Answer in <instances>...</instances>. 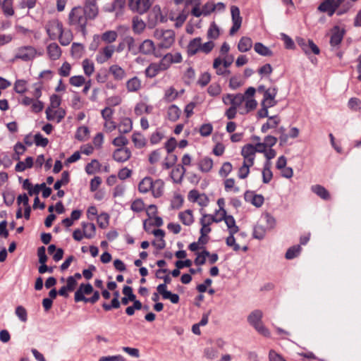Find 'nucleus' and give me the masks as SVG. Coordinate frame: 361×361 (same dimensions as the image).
I'll list each match as a JSON object with an SVG mask.
<instances>
[{"instance_id":"obj_6","label":"nucleus","mask_w":361,"mask_h":361,"mask_svg":"<svg viewBox=\"0 0 361 361\" xmlns=\"http://www.w3.org/2000/svg\"><path fill=\"white\" fill-rule=\"evenodd\" d=\"M262 319V312L260 310L253 311L247 317L249 324L253 326L259 334L265 337H269L270 332L263 324Z\"/></svg>"},{"instance_id":"obj_38","label":"nucleus","mask_w":361,"mask_h":361,"mask_svg":"<svg viewBox=\"0 0 361 361\" xmlns=\"http://www.w3.org/2000/svg\"><path fill=\"white\" fill-rule=\"evenodd\" d=\"M123 293L125 295L121 299V303L126 305L130 301L133 302L136 299L135 295L133 292V289L130 286H126L123 288Z\"/></svg>"},{"instance_id":"obj_9","label":"nucleus","mask_w":361,"mask_h":361,"mask_svg":"<svg viewBox=\"0 0 361 361\" xmlns=\"http://www.w3.org/2000/svg\"><path fill=\"white\" fill-rule=\"evenodd\" d=\"M63 30L62 23L57 19L49 21L46 25L47 32L51 39H57L59 35L62 33Z\"/></svg>"},{"instance_id":"obj_40","label":"nucleus","mask_w":361,"mask_h":361,"mask_svg":"<svg viewBox=\"0 0 361 361\" xmlns=\"http://www.w3.org/2000/svg\"><path fill=\"white\" fill-rule=\"evenodd\" d=\"M213 165V160L211 158L204 157L200 161L198 168L202 173H208L212 169Z\"/></svg>"},{"instance_id":"obj_25","label":"nucleus","mask_w":361,"mask_h":361,"mask_svg":"<svg viewBox=\"0 0 361 361\" xmlns=\"http://www.w3.org/2000/svg\"><path fill=\"white\" fill-rule=\"evenodd\" d=\"M126 87L128 92H136L142 88L141 80L134 76L126 81Z\"/></svg>"},{"instance_id":"obj_61","label":"nucleus","mask_w":361,"mask_h":361,"mask_svg":"<svg viewBox=\"0 0 361 361\" xmlns=\"http://www.w3.org/2000/svg\"><path fill=\"white\" fill-rule=\"evenodd\" d=\"M301 251V247L300 245H295L291 247H290L286 253V258L288 259H292L295 257H296Z\"/></svg>"},{"instance_id":"obj_56","label":"nucleus","mask_w":361,"mask_h":361,"mask_svg":"<svg viewBox=\"0 0 361 361\" xmlns=\"http://www.w3.org/2000/svg\"><path fill=\"white\" fill-rule=\"evenodd\" d=\"M124 134H120L118 136L115 137L112 140V144L118 148H126V146L128 144V140L123 135Z\"/></svg>"},{"instance_id":"obj_20","label":"nucleus","mask_w":361,"mask_h":361,"mask_svg":"<svg viewBox=\"0 0 361 361\" xmlns=\"http://www.w3.org/2000/svg\"><path fill=\"white\" fill-rule=\"evenodd\" d=\"M166 288L167 286L165 284H159L157 290L164 299L169 300L172 303L177 304L179 302L178 295L172 293L171 291L167 290Z\"/></svg>"},{"instance_id":"obj_52","label":"nucleus","mask_w":361,"mask_h":361,"mask_svg":"<svg viewBox=\"0 0 361 361\" xmlns=\"http://www.w3.org/2000/svg\"><path fill=\"white\" fill-rule=\"evenodd\" d=\"M100 164L98 160L92 159L90 163H88L85 166V172L89 175H92L100 169Z\"/></svg>"},{"instance_id":"obj_44","label":"nucleus","mask_w":361,"mask_h":361,"mask_svg":"<svg viewBox=\"0 0 361 361\" xmlns=\"http://www.w3.org/2000/svg\"><path fill=\"white\" fill-rule=\"evenodd\" d=\"M271 161H266L264 163L262 170V180L264 183H269L272 179L273 174L271 171Z\"/></svg>"},{"instance_id":"obj_33","label":"nucleus","mask_w":361,"mask_h":361,"mask_svg":"<svg viewBox=\"0 0 361 361\" xmlns=\"http://www.w3.org/2000/svg\"><path fill=\"white\" fill-rule=\"evenodd\" d=\"M311 190L322 200H329L331 198L329 191L321 185H312L311 187Z\"/></svg>"},{"instance_id":"obj_48","label":"nucleus","mask_w":361,"mask_h":361,"mask_svg":"<svg viewBox=\"0 0 361 361\" xmlns=\"http://www.w3.org/2000/svg\"><path fill=\"white\" fill-rule=\"evenodd\" d=\"M118 37V33L115 30H108L102 33L101 39L103 42L111 44L114 42Z\"/></svg>"},{"instance_id":"obj_37","label":"nucleus","mask_w":361,"mask_h":361,"mask_svg":"<svg viewBox=\"0 0 361 361\" xmlns=\"http://www.w3.org/2000/svg\"><path fill=\"white\" fill-rule=\"evenodd\" d=\"M152 185V178L147 176L142 178L138 184V190L141 193H147L151 191Z\"/></svg>"},{"instance_id":"obj_18","label":"nucleus","mask_w":361,"mask_h":361,"mask_svg":"<svg viewBox=\"0 0 361 361\" xmlns=\"http://www.w3.org/2000/svg\"><path fill=\"white\" fill-rule=\"evenodd\" d=\"M45 113L47 120L57 123H60L66 116V111L63 109L47 108Z\"/></svg>"},{"instance_id":"obj_12","label":"nucleus","mask_w":361,"mask_h":361,"mask_svg":"<svg viewBox=\"0 0 361 361\" xmlns=\"http://www.w3.org/2000/svg\"><path fill=\"white\" fill-rule=\"evenodd\" d=\"M231 13L233 22V26L230 29L229 33L233 35L240 28L242 24V17L240 16V9L236 6L231 7Z\"/></svg>"},{"instance_id":"obj_59","label":"nucleus","mask_w":361,"mask_h":361,"mask_svg":"<svg viewBox=\"0 0 361 361\" xmlns=\"http://www.w3.org/2000/svg\"><path fill=\"white\" fill-rule=\"evenodd\" d=\"M69 182V173L66 171H63L61 174V178L58 180L54 185L55 190H59L62 185H66Z\"/></svg>"},{"instance_id":"obj_27","label":"nucleus","mask_w":361,"mask_h":361,"mask_svg":"<svg viewBox=\"0 0 361 361\" xmlns=\"http://www.w3.org/2000/svg\"><path fill=\"white\" fill-rule=\"evenodd\" d=\"M133 129V121L128 117L122 118L118 124V130L120 134H127Z\"/></svg>"},{"instance_id":"obj_26","label":"nucleus","mask_w":361,"mask_h":361,"mask_svg":"<svg viewBox=\"0 0 361 361\" xmlns=\"http://www.w3.org/2000/svg\"><path fill=\"white\" fill-rule=\"evenodd\" d=\"M109 73L112 75L114 80L121 81L126 78V71L120 66L114 64L109 67Z\"/></svg>"},{"instance_id":"obj_15","label":"nucleus","mask_w":361,"mask_h":361,"mask_svg":"<svg viewBox=\"0 0 361 361\" xmlns=\"http://www.w3.org/2000/svg\"><path fill=\"white\" fill-rule=\"evenodd\" d=\"M116 51L113 45H108L101 49L96 55V61L98 63H104L111 59Z\"/></svg>"},{"instance_id":"obj_28","label":"nucleus","mask_w":361,"mask_h":361,"mask_svg":"<svg viewBox=\"0 0 361 361\" xmlns=\"http://www.w3.org/2000/svg\"><path fill=\"white\" fill-rule=\"evenodd\" d=\"M132 142L135 147L141 149L147 145V139L145 135L140 132H134L131 136Z\"/></svg>"},{"instance_id":"obj_29","label":"nucleus","mask_w":361,"mask_h":361,"mask_svg":"<svg viewBox=\"0 0 361 361\" xmlns=\"http://www.w3.org/2000/svg\"><path fill=\"white\" fill-rule=\"evenodd\" d=\"M344 35L343 30L339 27L335 26L332 30V35L330 39V44L332 47L338 46L342 41Z\"/></svg>"},{"instance_id":"obj_11","label":"nucleus","mask_w":361,"mask_h":361,"mask_svg":"<svg viewBox=\"0 0 361 361\" xmlns=\"http://www.w3.org/2000/svg\"><path fill=\"white\" fill-rule=\"evenodd\" d=\"M297 43L307 55L311 53L319 54L320 52L319 47L311 39L305 40L303 38H298Z\"/></svg>"},{"instance_id":"obj_53","label":"nucleus","mask_w":361,"mask_h":361,"mask_svg":"<svg viewBox=\"0 0 361 361\" xmlns=\"http://www.w3.org/2000/svg\"><path fill=\"white\" fill-rule=\"evenodd\" d=\"M152 106L149 105H147L145 103H139L137 104L135 109V114L137 116L142 115L143 113L150 114L152 111Z\"/></svg>"},{"instance_id":"obj_21","label":"nucleus","mask_w":361,"mask_h":361,"mask_svg":"<svg viewBox=\"0 0 361 361\" xmlns=\"http://www.w3.org/2000/svg\"><path fill=\"white\" fill-rule=\"evenodd\" d=\"M131 151L129 148H117L113 152V159L119 163L127 161L131 157Z\"/></svg>"},{"instance_id":"obj_50","label":"nucleus","mask_w":361,"mask_h":361,"mask_svg":"<svg viewBox=\"0 0 361 361\" xmlns=\"http://www.w3.org/2000/svg\"><path fill=\"white\" fill-rule=\"evenodd\" d=\"M61 45H68L73 39V35L70 30H62V33L59 35L58 38Z\"/></svg>"},{"instance_id":"obj_17","label":"nucleus","mask_w":361,"mask_h":361,"mask_svg":"<svg viewBox=\"0 0 361 361\" xmlns=\"http://www.w3.org/2000/svg\"><path fill=\"white\" fill-rule=\"evenodd\" d=\"M93 292V287L90 283H81L75 293L74 299L75 302H80L86 300L85 295H90Z\"/></svg>"},{"instance_id":"obj_39","label":"nucleus","mask_w":361,"mask_h":361,"mask_svg":"<svg viewBox=\"0 0 361 361\" xmlns=\"http://www.w3.org/2000/svg\"><path fill=\"white\" fill-rule=\"evenodd\" d=\"M185 173V169L183 166H177L172 169L171 177L174 183H180L183 180Z\"/></svg>"},{"instance_id":"obj_35","label":"nucleus","mask_w":361,"mask_h":361,"mask_svg":"<svg viewBox=\"0 0 361 361\" xmlns=\"http://www.w3.org/2000/svg\"><path fill=\"white\" fill-rule=\"evenodd\" d=\"M85 238L91 239L96 234V226L92 223L82 222L81 224Z\"/></svg>"},{"instance_id":"obj_14","label":"nucleus","mask_w":361,"mask_h":361,"mask_svg":"<svg viewBox=\"0 0 361 361\" xmlns=\"http://www.w3.org/2000/svg\"><path fill=\"white\" fill-rule=\"evenodd\" d=\"M240 154L243 158V163L254 165L256 153L252 144L245 145L241 149Z\"/></svg>"},{"instance_id":"obj_46","label":"nucleus","mask_w":361,"mask_h":361,"mask_svg":"<svg viewBox=\"0 0 361 361\" xmlns=\"http://www.w3.org/2000/svg\"><path fill=\"white\" fill-rule=\"evenodd\" d=\"M255 51L259 55L263 56H270L272 55V51L270 49L261 42H257L254 45Z\"/></svg>"},{"instance_id":"obj_19","label":"nucleus","mask_w":361,"mask_h":361,"mask_svg":"<svg viewBox=\"0 0 361 361\" xmlns=\"http://www.w3.org/2000/svg\"><path fill=\"white\" fill-rule=\"evenodd\" d=\"M244 97L245 93L236 94H227L223 97L222 99L223 102L225 104H227V99H229V102L231 104V106L238 109V111H240V108L242 106L241 104L243 103Z\"/></svg>"},{"instance_id":"obj_49","label":"nucleus","mask_w":361,"mask_h":361,"mask_svg":"<svg viewBox=\"0 0 361 361\" xmlns=\"http://www.w3.org/2000/svg\"><path fill=\"white\" fill-rule=\"evenodd\" d=\"M82 66L85 75L90 77L94 72V63L88 59H85L82 62Z\"/></svg>"},{"instance_id":"obj_13","label":"nucleus","mask_w":361,"mask_h":361,"mask_svg":"<svg viewBox=\"0 0 361 361\" xmlns=\"http://www.w3.org/2000/svg\"><path fill=\"white\" fill-rule=\"evenodd\" d=\"M277 92L278 89L275 87H269L264 90L261 106H274L277 104V101L276 100Z\"/></svg>"},{"instance_id":"obj_7","label":"nucleus","mask_w":361,"mask_h":361,"mask_svg":"<svg viewBox=\"0 0 361 361\" xmlns=\"http://www.w3.org/2000/svg\"><path fill=\"white\" fill-rule=\"evenodd\" d=\"M37 55V49L32 46H23L17 49L13 60L32 61Z\"/></svg>"},{"instance_id":"obj_16","label":"nucleus","mask_w":361,"mask_h":361,"mask_svg":"<svg viewBox=\"0 0 361 361\" xmlns=\"http://www.w3.org/2000/svg\"><path fill=\"white\" fill-rule=\"evenodd\" d=\"M126 48L129 52H132L135 48V39L130 35H127L122 38L117 45L116 51L120 53L124 51Z\"/></svg>"},{"instance_id":"obj_31","label":"nucleus","mask_w":361,"mask_h":361,"mask_svg":"<svg viewBox=\"0 0 361 361\" xmlns=\"http://www.w3.org/2000/svg\"><path fill=\"white\" fill-rule=\"evenodd\" d=\"M164 190V183L161 179H157L155 180H152V190L151 192L152 193V195L157 198L161 197Z\"/></svg>"},{"instance_id":"obj_24","label":"nucleus","mask_w":361,"mask_h":361,"mask_svg":"<svg viewBox=\"0 0 361 361\" xmlns=\"http://www.w3.org/2000/svg\"><path fill=\"white\" fill-rule=\"evenodd\" d=\"M202 38L198 37L190 40L187 46V54L192 56L201 51Z\"/></svg>"},{"instance_id":"obj_32","label":"nucleus","mask_w":361,"mask_h":361,"mask_svg":"<svg viewBox=\"0 0 361 361\" xmlns=\"http://www.w3.org/2000/svg\"><path fill=\"white\" fill-rule=\"evenodd\" d=\"M139 50L145 55L153 54L155 50V44L151 39H145L140 45Z\"/></svg>"},{"instance_id":"obj_64","label":"nucleus","mask_w":361,"mask_h":361,"mask_svg":"<svg viewBox=\"0 0 361 361\" xmlns=\"http://www.w3.org/2000/svg\"><path fill=\"white\" fill-rule=\"evenodd\" d=\"M252 165H249L247 164L243 163L242 166L239 168L238 176L240 179L246 178L250 173V168L252 167Z\"/></svg>"},{"instance_id":"obj_60","label":"nucleus","mask_w":361,"mask_h":361,"mask_svg":"<svg viewBox=\"0 0 361 361\" xmlns=\"http://www.w3.org/2000/svg\"><path fill=\"white\" fill-rule=\"evenodd\" d=\"M15 314L22 322L27 321V312L25 308L21 305L16 307Z\"/></svg>"},{"instance_id":"obj_47","label":"nucleus","mask_w":361,"mask_h":361,"mask_svg":"<svg viewBox=\"0 0 361 361\" xmlns=\"http://www.w3.org/2000/svg\"><path fill=\"white\" fill-rule=\"evenodd\" d=\"M33 166V159L31 157H28L24 161H18L16 165L15 169L16 171L22 172L27 169H30Z\"/></svg>"},{"instance_id":"obj_8","label":"nucleus","mask_w":361,"mask_h":361,"mask_svg":"<svg viewBox=\"0 0 361 361\" xmlns=\"http://www.w3.org/2000/svg\"><path fill=\"white\" fill-rule=\"evenodd\" d=\"M153 0H129V7L139 14L145 13L151 7Z\"/></svg>"},{"instance_id":"obj_2","label":"nucleus","mask_w":361,"mask_h":361,"mask_svg":"<svg viewBox=\"0 0 361 361\" xmlns=\"http://www.w3.org/2000/svg\"><path fill=\"white\" fill-rule=\"evenodd\" d=\"M153 37L159 42L158 47L167 49L172 47L175 42L176 35L172 30L157 29Z\"/></svg>"},{"instance_id":"obj_45","label":"nucleus","mask_w":361,"mask_h":361,"mask_svg":"<svg viewBox=\"0 0 361 361\" xmlns=\"http://www.w3.org/2000/svg\"><path fill=\"white\" fill-rule=\"evenodd\" d=\"M178 97V92L173 87H169L164 91V100L166 102H171Z\"/></svg>"},{"instance_id":"obj_22","label":"nucleus","mask_w":361,"mask_h":361,"mask_svg":"<svg viewBox=\"0 0 361 361\" xmlns=\"http://www.w3.org/2000/svg\"><path fill=\"white\" fill-rule=\"evenodd\" d=\"M97 1V0H85L83 9L86 12V15L89 19H94L98 15L99 8Z\"/></svg>"},{"instance_id":"obj_5","label":"nucleus","mask_w":361,"mask_h":361,"mask_svg":"<svg viewBox=\"0 0 361 361\" xmlns=\"http://www.w3.org/2000/svg\"><path fill=\"white\" fill-rule=\"evenodd\" d=\"M256 90L253 87H248L245 92L243 105L240 108V114L245 115L254 111L257 106V102L254 98Z\"/></svg>"},{"instance_id":"obj_55","label":"nucleus","mask_w":361,"mask_h":361,"mask_svg":"<svg viewBox=\"0 0 361 361\" xmlns=\"http://www.w3.org/2000/svg\"><path fill=\"white\" fill-rule=\"evenodd\" d=\"M84 52V47L80 43H73L71 47L72 56L75 59L82 57Z\"/></svg>"},{"instance_id":"obj_34","label":"nucleus","mask_w":361,"mask_h":361,"mask_svg":"<svg viewBox=\"0 0 361 361\" xmlns=\"http://www.w3.org/2000/svg\"><path fill=\"white\" fill-rule=\"evenodd\" d=\"M146 27V24L143 20L138 16H135L132 20V29L135 34H141Z\"/></svg>"},{"instance_id":"obj_41","label":"nucleus","mask_w":361,"mask_h":361,"mask_svg":"<svg viewBox=\"0 0 361 361\" xmlns=\"http://www.w3.org/2000/svg\"><path fill=\"white\" fill-rule=\"evenodd\" d=\"M181 110L175 104L169 106L167 109V117L171 121H176L180 116Z\"/></svg>"},{"instance_id":"obj_51","label":"nucleus","mask_w":361,"mask_h":361,"mask_svg":"<svg viewBox=\"0 0 361 361\" xmlns=\"http://www.w3.org/2000/svg\"><path fill=\"white\" fill-rule=\"evenodd\" d=\"M224 185L226 192L238 193L240 191L239 187L235 185V180L234 178H226L224 182Z\"/></svg>"},{"instance_id":"obj_54","label":"nucleus","mask_w":361,"mask_h":361,"mask_svg":"<svg viewBox=\"0 0 361 361\" xmlns=\"http://www.w3.org/2000/svg\"><path fill=\"white\" fill-rule=\"evenodd\" d=\"M27 82L25 80H17L14 83V90L18 94H24L27 88Z\"/></svg>"},{"instance_id":"obj_1","label":"nucleus","mask_w":361,"mask_h":361,"mask_svg":"<svg viewBox=\"0 0 361 361\" xmlns=\"http://www.w3.org/2000/svg\"><path fill=\"white\" fill-rule=\"evenodd\" d=\"M182 60L180 53H168L159 62L150 63L145 69V74L147 78H153L160 72L169 69L171 64L179 63Z\"/></svg>"},{"instance_id":"obj_10","label":"nucleus","mask_w":361,"mask_h":361,"mask_svg":"<svg viewBox=\"0 0 361 361\" xmlns=\"http://www.w3.org/2000/svg\"><path fill=\"white\" fill-rule=\"evenodd\" d=\"M188 200L192 203H197L200 207L208 205L209 200L204 193H200L197 190H191L188 195Z\"/></svg>"},{"instance_id":"obj_36","label":"nucleus","mask_w":361,"mask_h":361,"mask_svg":"<svg viewBox=\"0 0 361 361\" xmlns=\"http://www.w3.org/2000/svg\"><path fill=\"white\" fill-rule=\"evenodd\" d=\"M178 218L185 226H190L194 222L193 213L191 209H187L178 214Z\"/></svg>"},{"instance_id":"obj_42","label":"nucleus","mask_w":361,"mask_h":361,"mask_svg":"<svg viewBox=\"0 0 361 361\" xmlns=\"http://www.w3.org/2000/svg\"><path fill=\"white\" fill-rule=\"evenodd\" d=\"M252 47V41L248 37H243L240 39L238 44V49L240 52L248 51Z\"/></svg>"},{"instance_id":"obj_23","label":"nucleus","mask_w":361,"mask_h":361,"mask_svg":"<svg viewBox=\"0 0 361 361\" xmlns=\"http://www.w3.org/2000/svg\"><path fill=\"white\" fill-rule=\"evenodd\" d=\"M200 213L202 214L200 219V224L201 225L200 233H210L212 231L210 226L214 222V219L212 218V214L204 213L202 209L200 210Z\"/></svg>"},{"instance_id":"obj_3","label":"nucleus","mask_w":361,"mask_h":361,"mask_svg":"<svg viewBox=\"0 0 361 361\" xmlns=\"http://www.w3.org/2000/svg\"><path fill=\"white\" fill-rule=\"evenodd\" d=\"M87 19L89 18L87 16L86 12L81 7L73 8L68 16L69 24L75 26L82 32L85 31Z\"/></svg>"},{"instance_id":"obj_62","label":"nucleus","mask_w":361,"mask_h":361,"mask_svg":"<svg viewBox=\"0 0 361 361\" xmlns=\"http://www.w3.org/2000/svg\"><path fill=\"white\" fill-rule=\"evenodd\" d=\"M232 170V164L230 162L226 161L222 164L221 169H219V174L221 177L225 178L231 173Z\"/></svg>"},{"instance_id":"obj_58","label":"nucleus","mask_w":361,"mask_h":361,"mask_svg":"<svg viewBox=\"0 0 361 361\" xmlns=\"http://www.w3.org/2000/svg\"><path fill=\"white\" fill-rule=\"evenodd\" d=\"M89 133L90 131L87 127L80 126L77 130L75 138L80 141L85 140L88 137Z\"/></svg>"},{"instance_id":"obj_43","label":"nucleus","mask_w":361,"mask_h":361,"mask_svg":"<svg viewBox=\"0 0 361 361\" xmlns=\"http://www.w3.org/2000/svg\"><path fill=\"white\" fill-rule=\"evenodd\" d=\"M317 9L320 12L327 13L328 16L330 17L332 16L336 12L333 4L326 1H323L319 5Z\"/></svg>"},{"instance_id":"obj_30","label":"nucleus","mask_w":361,"mask_h":361,"mask_svg":"<svg viewBox=\"0 0 361 361\" xmlns=\"http://www.w3.org/2000/svg\"><path fill=\"white\" fill-rule=\"evenodd\" d=\"M47 54L51 60L56 61L61 56V49L56 43H51L47 47Z\"/></svg>"},{"instance_id":"obj_4","label":"nucleus","mask_w":361,"mask_h":361,"mask_svg":"<svg viewBox=\"0 0 361 361\" xmlns=\"http://www.w3.org/2000/svg\"><path fill=\"white\" fill-rule=\"evenodd\" d=\"M224 222L228 228L229 235L226 239V245L228 247H231L234 251H239L240 247L235 243L234 234L239 231V228L235 224V220L231 215H228L224 219Z\"/></svg>"},{"instance_id":"obj_57","label":"nucleus","mask_w":361,"mask_h":361,"mask_svg":"<svg viewBox=\"0 0 361 361\" xmlns=\"http://www.w3.org/2000/svg\"><path fill=\"white\" fill-rule=\"evenodd\" d=\"M207 37L213 41L216 39L219 36V30L215 23H212L209 27L207 33Z\"/></svg>"},{"instance_id":"obj_63","label":"nucleus","mask_w":361,"mask_h":361,"mask_svg":"<svg viewBox=\"0 0 361 361\" xmlns=\"http://www.w3.org/2000/svg\"><path fill=\"white\" fill-rule=\"evenodd\" d=\"M85 78L82 75H73L70 78L69 83L74 87H80L85 84Z\"/></svg>"}]
</instances>
